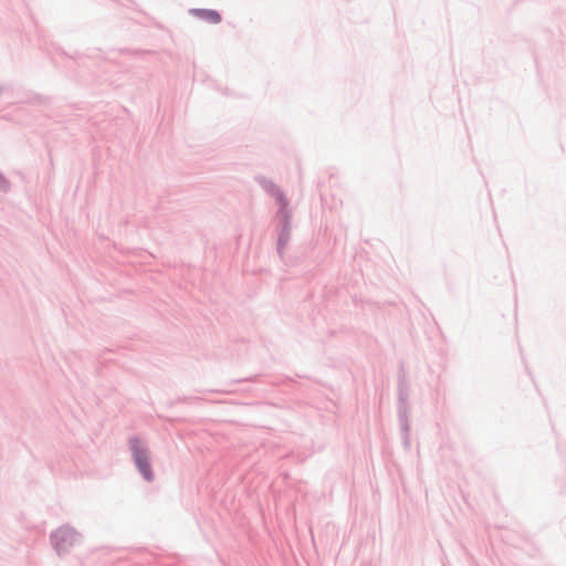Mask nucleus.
I'll list each match as a JSON object with an SVG mask.
<instances>
[{"label":"nucleus","mask_w":566,"mask_h":566,"mask_svg":"<svg viewBox=\"0 0 566 566\" xmlns=\"http://www.w3.org/2000/svg\"><path fill=\"white\" fill-rule=\"evenodd\" d=\"M130 449L139 472L147 481H151L154 479V474L151 471V465L148 459L147 450L144 447L143 442L137 438H133L130 440Z\"/></svg>","instance_id":"f257e3e1"},{"label":"nucleus","mask_w":566,"mask_h":566,"mask_svg":"<svg viewBox=\"0 0 566 566\" xmlns=\"http://www.w3.org/2000/svg\"><path fill=\"white\" fill-rule=\"evenodd\" d=\"M195 13L211 23H219L221 21L220 14L214 10H196Z\"/></svg>","instance_id":"f03ea898"}]
</instances>
